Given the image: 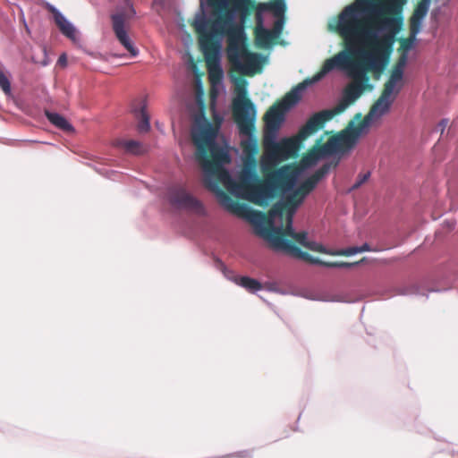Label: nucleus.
<instances>
[{"label": "nucleus", "instance_id": "4c0bfd02", "mask_svg": "<svg viewBox=\"0 0 458 458\" xmlns=\"http://www.w3.org/2000/svg\"><path fill=\"white\" fill-rule=\"evenodd\" d=\"M281 26L280 22L279 21H276V28H279Z\"/></svg>", "mask_w": 458, "mask_h": 458}, {"label": "nucleus", "instance_id": "72a5a7b5", "mask_svg": "<svg viewBox=\"0 0 458 458\" xmlns=\"http://www.w3.org/2000/svg\"><path fill=\"white\" fill-rule=\"evenodd\" d=\"M441 128H442V131H444V129L446 127L447 125V121L446 120H442L439 124H438Z\"/></svg>", "mask_w": 458, "mask_h": 458}, {"label": "nucleus", "instance_id": "9d476101", "mask_svg": "<svg viewBox=\"0 0 458 458\" xmlns=\"http://www.w3.org/2000/svg\"><path fill=\"white\" fill-rule=\"evenodd\" d=\"M235 7L246 16L250 12L255 11L256 13L262 15L263 12H273L276 16H281L285 11L284 0H273L270 3L256 4L251 0H235Z\"/></svg>", "mask_w": 458, "mask_h": 458}, {"label": "nucleus", "instance_id": "2f4dec72", "mask_svg": "<svg viewBox=\"0 0 458 458\" xmlns=\"http://www.w3.org/2000/svg\"><path fill=\"white\" fill-rule=\"evenodd\" d=\"M66 62H67L66 55L64 54L60 55L59 59H58V63L61 64L62 65H65Z\"/></svg>", "mask_w": 458, "mask_h": 458}, {"label": "nucleus", "instance_id": "1a4fd4ad", "mask_svg": "<svg viewBox=\"0 0 458 458\" xmlns=\"http://www.w3.org/2000/svg\"><path fill=\"white\" fill-rule=\"evenodd\" d=\"M169 201L173 206L192 210L197 214L204 213L202 203L190 194L182 186H174L169 190Z\"/></svg>", "mask_w": 458, "mask_h": 458}, {"label": "nucleus", "instance_id": "dca6fc26", "mask_svg": "<svg viewBox=\"0 0 458 458\" xmlns=\"http://www.w3.org/2000/svg\"><path fill=\"white\" fill-rule=\"evenodd\" d=\"M403 70H402L400 66H394L390 77L384 84L383 89L394 94L396 89H398L400 86L401 88L403 87Z\"/></svg>", "mask_w": 458, "mask_h": 458}, {"label": "nucleus", "instance_id": "7c9ffc66", "mask_svg": "<svg viewBox=\"0 0 458 458\" xmlns=\"http://www.w3.org/2000/svg\"><path fill=\"white\" fill-rule=\"evenodd\" d=\"M318 242H310L309 241L307 243H306V246L305 248L310 250H313V248L317 246Z\"/></svg>", "mask_w": 458, "mask_h": 458}, {"label": "nucleus", "instance_id": "ddd939ff", "mask_svg": "<svg viewBox=\"0 0 458 458\" xmlns=\"http://www.w3.org/2000/svg\"><path fill=\"white\" fill-rule=\"evenodd\" d=\"M256 23L254 30L256 44L260 47L270 46L276 35L271 30L263 27V17L260 13H256Z\"/></svg>", "mask_w": 458, "mask_h": 458}, {"label": "nucleus", "instance_id": "f8f14e48", "mask_svg": "<svg viewBox=\"0 0 458 458\" xmlns=\"http://www.w3.org/2000/svg\"><path fill=\"white\" fill-rule=\"evenodd\" d=\"M45 8L53 15L55 25L63 35L72 40H75L77 31L74 26L51 4L46 3Z\"/></svg>", "mask_w": 458, "mask_h": 458}, {"label": "nucleus", "instance_id": "e433bc0d", "mask_svg": "<svg viewBox=\"0 0 458 458\" xmlns=\"http://www.w3.org/2000/svg\"><path fill=\"white\" fill-rule=\"evenodd\" d=\"M420 3H427L428 4L429 0H421Z\"/></svg>", "mask_w": 458, "mask_h": 458}, {"label": "nucleus", "instance_id": "473e14b6", "mask_svg": "<svg viewBox=\"0 0 458 458\" xmlns=\"http://www.w3.org/2000/svg\"><path fill=\"white\" fill-rule=\"evenodd\" d=\"M369 246L368 243L363 244L361 247L358 248V252L369 250Z\"/></svg>", "mask_w": 458, "mask_h": 458}, {"label": "nucleus", "instance_id": "f3484780", "mask_svg": "<svg viewBox=\"0 0 458 458\" xmlns=\"http://www.w3.org/2000/svg\"><path fill=\"white\" fill-rule=\"evenodd\" d=\"M46 116L48 119V121L57 128L64 131H73V127L72 126V124L61 114L47 111Z\"/></svg>", "mask_w": 458, "mask_h": 458}, {"label": "nucleus", "instance_id": "f257e3e1", "mask_svg": "<svg viewBox=\"0 0 458 458\" xmlns=\"http://www.w3.org/2000/svg\"><path fill=\"white\" fill-rule=\"evenodd\" d=\"M235 97L232 102V113L239 133L247 136L241 141L243 153L242 165L237 181H234L225 165L231 163L228 151L216 142L217 128L203 115L195 118L191 130V139L196 147V158L205 173L204 184L210 180L218 185L223 184L233 195L248 200L259 207H267L280 193L293 189L296 181L295 170L289 165L276 167L277 165L297 155L301 144L321 127L310 123V117L290 138L276 140V134L264 135V152L259 160L263 177L257 174V155L259 143L254 136L257 110L248 98L247 81L242 78L235 80Z\"/></svg>", "mask_w": 458, "mask_h": 458}, {"label": "nucleus", "instance_id": "c85d7f7f", "mask_svg": "<svg viewBox=\"0 0 458 458\" xmlns=\"http://www.w3.org/2000/svg\"><path fill=\"white\" fill-rule=\"evenodd\" d=\"M313 251H317V252H319V253H324V254H329V255H334V251H330V250H327L322 244L320 243H318L316 248L314 247L313 248Z\"/></svg>", "mask_w": 458, "mask_h": 458}, {"label": "nucleus", "instance_id": "c9c22d12", "mask_svg": "<svg viewBox=\"0 0 458 458\" xmlns=\"http://www.w3.org/2000/svg\"><path fill=\"white\" fill-rule=\"evenodd\" d=\"M303 88H304V84H303V83H301V84H300V85L298 86V89H302Z\"/></svg>", "mask_w": 458, "mask_h": 458}, {"label": "nucleus", "instance_id": "39448f33", "mask_svg": "<svg viewBox=\"0 0 458 458\" xmlns=\"http://www.w3.org/2000/svg\"><path fill=\"white\" fill-rule=\"evenodd\" d=\"M284 225L275 226L274 224L256 227V233L264 238L270 248L276 251L283 252L292 257V253L285 246H306L308 233L304 231L296 233L293 227V220L284 221Z\"/></svg>", "mask_w": 458, "mask_h": 458}, {"label": "nucleus", "instance_id": "a211bd4d", "mask_svg": "<svg viewBox=\"0 0 458 458\" xmlns=\"http://www.w3.org/2000/svg\"><path fill=\"white\" fill-rule=\"evenodd\" d=\"M136 118L139 120L138 130L140 132H147L149 128V115L147 112L145 104H143L139 110H133Z\"/></svg>", "mask_w": 458, "mask_h": 458}, {"label": "nucleus", "instance_id": "f03ea898", "mask_svg": "<svg viewBox=\"0 0 458 458\" xmlns=\"http://www.w3.org/2000/svg\"><path fill=\"white\" fill-rule=\"evenodd\" d=\"M395 0L381 4L380 0H357L344 7L338 16L335 30L344 40V50L327 59L322 72L335 68L346 70L352 79L344 90L343 98L333 109H326L310 116V124L321 129L335 115L343 113L354 103L364 90H371L369 72L378 78L386 68L392 47L390 36H378L377 32L394 23L387 14L392 12Z\"/></svg>", "mask_w": 458, "mask_h": 458}, {"label": "nucleus", "instance_id": "4be33fe9", "mask_svg": "<svg viewBox=\"0 0 458 458\" xmlns=\"http://www.w3.org/2000/svg\"><path fill=\"white\" fill-rule=\"evenodd\" d=\"M428 9V4L427 3H420L411 17H414L416 20H422L427 14Z\"/></svg>", "mask_w": 458, "mask_h": 458}, {"label": "nucleus", "instance_id": "cd10ccee", "mask_svg": "<svg viewBox=\"0 0 458 458\" xmlns=\"http://www.w3.org/2000/svg\"><path fill=\"white\" fill-rule=\"evenodd\" d=\"M313 251H317V252H319V253H324V254H329V255H334V251H330V250H327L322 244L320 243H318L316 248L314 247L313 248Z\"/></svg>", "mask_w": 458, "mask_h": 458}, {"label": "nucleus", "instance_id": "aec40b11", "mask_svg": "<svg viewBox=\"0 0 458 458\" xmlns=\"http://www.w3.org/2000/svg\"><path fill=\"white\" fill-rule=\"evenodd\" d=\"M115 145L130 154L140 155L143 152L141 144L136 140H117Z\"/></svg>", "mask_w": 458, "mask_h": 458}, {"label": "nucleus", "instance_id": "4468645a", "mask_svg": "<svg viewBox=\"0 0 458 458\" xmlns=\"http://www.w3.org/2000/svg\"><path fill=\"white\" fill-rule=\"evenodd\" d=\"M324 148V144H321L320 140H318V142L302 156L301 159V165L303 167H310L316 165L319 159L329 156Z\"/></svg>", "mask_w": 458, "mask_h": 458}, {"label": "nucleus", "instance_id": "423d86ee", "mask_svg": "<svg viewBox=\"0 0 458 458\" xmlns=\"http://www.w3.org/2000/svg\"><path fill=\"white\" fill-rule=\"evenodd\" d=\"M136 14L131 0H125L124 5L118 8L117 11L111 15L113 31L120 42V44L130 53L131 56L139 54L138 49L133 46L128 33L127 27L129 21Z\"/></svg>", "mask_w": 458, "mask_h": 458}, {"label": "nucleus", "instance_id": "6ab92c4d", "mask_svg": "<svg viewBox=\"0 0 458 458\" xmlns=\"http://www.w3.org/2000/svg\"><path fill=\"white\" fill-rule=\"evenodd\" d=\"M233 282L251 293L262 289V284L258 280L249 276H235Z\"/></svg>", "mask_w": 458, "mask_h": 458}, {"label": "nucleus", "instance_id": "9b49d317", "mask_svg": "<svg viewBox=\"0 0 458 458\" xmlns=\"http://www.w3.org/2000/svg\"><path fill=\"white\" fill-rule=\"evenodd\" d=\"M285 106L278 102L271 106L264 114V135L277 134L282 123L284 120Z\"/></svg>", "mask_w": 458, "mask_h": 458}, {"label": "nucleus", "instance_id": "7ed1b4c3", "mask_svg": "<svg viewBox=\"0 0 458 458\" xmlns=\"http://www.w3.org/2000/svg\"><path fill=\"white\" fill-rule=\"evenodd\" d=\"M207 4L212 9L211 17L208 18L201 10L191 23L206 60L210 62L218 58L220 39L226 35L229 62L234 70L250 74L258 65L259 57L248 50L243 29L233 22L234 14L239 11L235 0H207Z\"/></svg>", "mask_w": 458, "mask_h": 458}, {"label": "nucleus", "instance_id": "20e7f679", "mask_svg": "<svg viewBox=\"0 0 458 458\" xmlns=\"http://www.w3.org/2000/svg\"><path fill=\"white\" fill-rule=\"evenodd\" d=\"M338 160L325 163L312 175L302 182L296 190L286 195L282 200L275 203L267 214L233 200L220 185L212 182L210 180L206 181V188L216 195L222 205L233 213L248 219L255 227L274 224L276 218H279L283 223L293 219L298 207L304 201L306 196L316 188L318 182L328 174L331 168H335L338 165Z\"/></svg>", "mask_w": 458, "mask_h": 458}, {"label": "nucleus", "instance_id": "f704fd0d", "mask_svg": "<svg viewBox=\"0 0 458 458\" xmlns=\"http://www.w3.org/2000/svg\"><path fill=\"white\" fill-rule=\"evenodd\" d=\"M403 47L404 48H408L410 47V43L408 41H404L403 44H402Z\"/></svg>", "mask_w": 458, "mask_h": 458}, {"label": "nucleus", "instance_id": "0eeeda50", "mask_svg": "<svg viewBox=\"0 0 458 458\" xmlns=\"http://www.w3.org/2000/svg\"><path fill=\"white\" fill-rule=\"evenodd\" d=\"M365 127L360 122L355 123L351 122L348 126L337 133L331 136L326 143H323L328 155L335 153H346L352 149L357 144Z\"/></svg>", "mask_w": 458, "mask_h": 458}, {"label": "nucleus", "instance_id": "2eb2a0df", "mask_svg": "<svg viewBox=\"0 0 458 458\" xmlns=\"http://www.w3.org/2000/svg\"><path fill=\"white\" fill-rule=\"evenodd\" d=\"M286 249L292 253V257L299 259H302L310 264L323 266L329 267L330 261H324L318 258L311 256L310 253L301 250L299 246H285Z\"/></svg>", "mask_w": 458, "mask_h": 458}, {"label": "nucleus", "instance_id": "5701e85b", "mask_svg": "<svg viewBox=\"0 0 458 458\" xmlns=\"http://www.w3.org/2000/svg\"><path fill=\"white\" fill-rule=\"evenodd\" d=\"M0 87L5 94L11 92V83L6 74L0 70Z\"/></svg>", "mask_w": 458, "mask_h": 458}, {"label": "nucleus", "instance_id": "412c9836", "mask_svg": "<svg viewBox=\"0 0 458 458\" xmlns=\"http://www.w3.org/2000/svg\"><path fill=\"white\" fill-rule=\"evenodd\" d=\"M300 98H301V97H300L299 92L297 90H292L284 96V99L281 102H278V103L281 105H284V106H285V110H287L292 106L298 103Z\"/></svg>", "mask_w": 458, "mask_h": 458}, {"label": "nucleus", "instance_id": "6e6552de", "mask_svg": "<svg viewBox=\"0 0 458 458\" xmlns=\"http://www.w3.org/2000/svg\"><path fill=\"white\" fill-rule=\"evenodd\" d=\"M401 86L396 89L394 94L383 89L381 95L371 106L369 113L364 116V118L361 119V114H357L355 115V119L360 120L365 128L368 127L375 118H379L389 112L390 107L394 103L396 96L399 94Z\"/></svg>", "mask_w": 458, "mask_h": 458}, {"label": "nucleus", "instance_id": "a878e982", "mask_svg": "<svg viewBox=\"0 0 458 458\" xmlns=\"http://www.w3.org/2000/svg\"><path fill=\"white\" fill-rule=\"evenodd\" d=\"M334 255L335 256H351L358 253V247H350L346 249H342L337 251H334Z\"/></svg>", "mask_w": 458, "mask_h": 458}, {"label": "nucleus", "instance_id": "c756f323", "mask_svg": "<svg viewBox=\"0 0 458 458\" xmlns=\"http://www.w3.org/2000/svg\"><path fill=\"white\" fill-rule=\"evenodd\" d=\"M405 64H406V55H403L402 56H400L398 62L396 63V64L394 66H400V68L402 70H403Z\"/></svg>", "mask_w": 458, "mask_h": 458}, {"label": "nucleus", "instance_id": "bb28decb", "mask_svg": "<svg viewBox=\"0 0 458 458\" xmlns=\"http://www.w3.org/2000/svg\"><path fill=\"white\" fill-rule=\"evenodd\" d=\"M420 22L421 20H416L414 17L411 18L410 30L412 36H415L419 32Z\"/></svg>", "mask_w": 458, "mask_h": 458}, {"label": "nucleus", "instance_id": "b1692460", "mask_svg": "<svg viewBox=\"0 0 458 458\" xmlns=\"http://www.w3.org/2000/svg\"><path fill=\"white\" fill-rule=\"evenodd\" d=\"M370 177V173L360 174L357 177L355 183L352 186L351 191L359 189L363 183H365Z\"/></svg>", "mask_w": 458, "mask_h": 458}, {"label": "nucleus", "instance_id": "393cba45", "mask_svg": "<svg viewBox=\"0 0 458 458\" xmlns=\"http://www.w3.org/2000/svg\"><path fill=\"white\" fill-rule=\"evenodd\" d=\"M359 264V262L349 263L344 261H330L329 267L350 268Z\"/></svg>", "mask_w": 458, "mask_h": 458}]
</instances>
